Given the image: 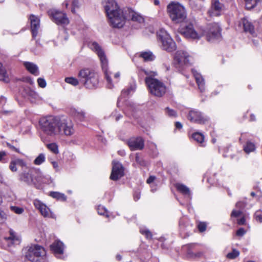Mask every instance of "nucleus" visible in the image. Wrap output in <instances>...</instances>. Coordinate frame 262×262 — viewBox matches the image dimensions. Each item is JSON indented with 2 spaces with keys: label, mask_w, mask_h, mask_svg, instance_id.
Instances as JSON below:
<instances>
[{
  "label": "nucleus",
  "mask_w": 262,
  "mask_h": 262,
  "mask_svg": "<svg viewBox=\"0 0 262 262\" xmlns=\"http://www.w3.org/2000/svg\"><path fill=\"white\" fill-rule=\"evenodd\" d=\"M72 115L76 119L81 121L85 120V113L82 111L74 110L72 112Z\"/></svg>",
  "instance_id": "c756f323"
},
{
  "label": "nucleus",
  "mask_w": 262,
  "mask_h": 262,
  "mask_svg": "<svg viewBox=\"0 0 262 262\" xmlns=\"http://www.w3.org/2000/svg\"><path fill=\"white\" fill-rule=\"evenodd\" d=\"M120 77V73L119 72L116 73L114 75L115 78H116L117 79H118Z\"/></svg>",
  "instance_id": "69168bd1"
},
{
  "label": "nucleus",
  "mask_w": 262,
  "mask_h": 262,
  "mask_svg": "<svg viewBox=\"0 0 262 262\" xmlns=\"http://www.w3.org/2000/svg\"><path fill=\"white\" fill-rule=\"evenodd\" d=\"M238 26L243 28L244 31L252 34L254 32V27L248 20L243 18L239 22Z\"/></svg>",
  "instance_id": "5701e85b"
},
{
  "label": "nucleus",
  "mask_w": 262,
  "mask_h": 262,
  "mask_svg": "<svg viewBox=\"0 0 262 262\" xmlns=\"http://www.w3.org/2000/svg\"><path fill=\"white\" fill-rule=\"evenodd\" d=\"M238 224L240 225H244L245 223V219L244 217H242L241 219L237 220Z\"/></svg>",
  "instance_id": "5fc2aeb1"
},
{
  "label": "nucleus",
  "mask_w": 262,
  "mask_h": 262,
  "mask_svg": "<svg viewBox=\"0 0 262 262\" xmlns=\"http://www.w3.org/2000/svg\"><path fill=\"white\" fill-rule=\"evenodd\" d=\"M10 209L12 211L17 214H21L24 211V209L23 208L15 206H11Z\"/></svg>",
  "instance_id": "58836bf2"
},
{
  "label": "nucleus",
  "mask_w": 262,
  "mask_h": 262,
  "mask_svg": "<svg viewBox=\"0 0 262 262\" xmlns=\"http://www.w3.org/2000/svg\"><path fill=\"white\" fill-rule=\"evenodd\" d=\"M6 156V152L4 151H0V161H2Z\"/></svg>",
  "instance_id": "6e6d98bb"
},
{
  "label": "nucleus",
  "mask_w": 262,
  "mask_h": 262,
  "mask_svg": "<svg viewBox=\"0 0 262 262\" xmlns=\"http://www.w3.org/2000/svg\"><path fill=\"white\" fill-rule=\"evenodd\" d=\"M97 211L99 214L108 216L107 210L103 206H99L97 208Z\"/></svg>",
  "instance_id": "79ce46f5"
},
{
  "label": "nucleus",
  "mask_w": 262,
  "mask_h": 262,
  "mask_svg": "<svg viewBox=\"0 0 262 262\" xmlns=\"http://www.w3.org/2000/svg\"><path fill=\"white\" fill-rule=\"evenodd\" d=\"M181 33L185 37L193 39H199L203 36H206L209 42H213L221 37V28L216 23L209 24L206 30H195L192 24H190L181 30Z\"/></svg>",
  "instance_id": "f257e3e1"
},
{
  "label": "nucleus",
  "mask_w": 262,
  "mask_h": 262,
  "mask_svg": "<svg viewBox=\"0 0 262 262\" xmlns=\"http://www.w3.org/2000/svg\"><path fill=\"white\" fill-rule=\"evenodd\" d=\"M246 2V7L247 9L253 8L256 5L255 0H244Z\"/></svg>",
  "instance_id": "a19ab883"
},
{
  "label": "nucleus",
  "mask_w": 262,
  "mask_h": 262,
  "mask_svg": "<svg viewBox=\"0 0 262 262\" xmlns=\"http://www.w3.org/2000/svg\"><path fill=\"white\" fill-rule=\"evenodd\" d=\"M193 75L195 77L199 88L201 92L204 90V80L202 76L195 71L192 70Z\"/></svg>",
  "instance_id": "a878e982"
},
{
  "label": "nucleus",
  "mask_w": 262,
  "mask_h": 262,
  "mask_svg": "<svg viewBox=\"0 0 262 262\" xmlns=\"http://www.w3.org/2000/svg\"><path fill=\"white\" fill-rule=\"evenodd\" d=\"M146 61H152L155 58V56L150 51H147L142 52L140 55Z\"/></svg>",
  "instance_id": "cd10ccee"
},
{
  "label": "nucleus",
  "mask_w": 262,
  "mask_h": 262,
  "mask_svg": "<svg viewBox=\"0 0 262 262\" xmlns=\"http://www.w3.org/2000/svg\"><path fill=\"white\" fill-rule=\"evenodd\" d=\"M110 24L114 28H121L125 24L126 15L122 11L107 16Z\"/></svg>",
  "instance_id": "9d476101"
},
{
  "label": "nucleus",
  "mask_w": 262,
  "mask_h": 262,
  "mask_svg": "<svg viewBox=\"0 0 262 262\" xmlns=\"http://www.w3.org/2000/svg\"><path fill=\"white\" fill-rule=\"evenodd\" d=\"M46 254L44 248L39 245H34L29 247L26 252V258L32 262H36L39 257L43 256Z\"/></svg>",
  "instance_id": "6e6552de"
},
{
  "label": "nucleus",
  "mask_w": 262,
  "mask_h": 262,
  "mask_svg": "<svg viewBox=\"0 0 262 262\" xmlns=\"http://www.w3.org/2000/svg\"><path fill=\"white\" fill-rule=\"evenodd\" d=\"M127 144L131 150H140L144 147V141L141 137L133 138L130 139Z\"/></svg>",
  "instance_id": "aec40b11"
},
{
  "label": "nucleus",
  "mask_w": 262,
  "mask_h": 262,
  "mask_svg": "<svg viewBox=\"0 0 262 262\" xmlns=\"http://www.w3.org/2000/svg\"><path fill=\"white\" fill-rule=\"evenodd\" d=\"M7 239L12 241L14 244L19 242V238L16 236L15 233L12 230H10V236Z\"/></svg>",
  "instance_id": "473e14b6"
},
{
  "label": "nucleus",
  "mask_w": 262,
  "mask_h": 262,
  "mask_svg": "<svg viewBox=\"0 0 262 262\" xmlns=\"http://www.w3.org/2000/svg\"><path fill=\"white\" fill-rule=\"evenodd\" d=\"M85 45H88V47L90 49H100L101 46L95 41L86 40Z\"/></svg>",
  "instance_id": "2f4dec72"
},
{
  "label": "nucleus",
  "mask_w": 262,
  "mask_h": 262,
  "mask_svg": "<svg viewBox=\"0 0 262 262\" xmlns=\"http://www.w3.org/2000/svg\"><path fill=\"white\" fill-rule=\"evenodd\" d=\"M50 195L55 199L61 200H66V196L63 193H61L57 192H52L50 193Z\"/></svg>",
  "instance_id": "72a5a7b5"
},
{
  "label": "nucleus",
  "mask_w": 262,
  "mask_h": 262,
  "mask_svg": "<svg viewBox=\"0 0 262 262\" xmlns=\"http://www.w3.org/2000/svg\"><path fill=\"white\" fill-rule=\"evenodd\" d=\"M198 229L200 232H203L206 229V225L204 223H200L198 225Z\"/></svg>",
  "instance_id": "09e8293b"
},
{
  "label": "nucleus",
  "mask_w": 262,
  "mask_h": 262,
  "mask_svg": "<svg viewBox=\"0 0 262 262\" xmlns=\"http://www.w3.org/2000/svg\"><path fill=\"white\" fill-rule=\"evenodd\" d=\"M189 120L196 123H204L207 119L204 117L201 113L195 110H191L187 117Z\"/></svg>",
  "instance_id": "a211bd4d"
},
{
  "label": "nucleus",
  "mask_w": 262,
  "mask_h": 262,
  "mask_svg": "<svg viewBox=\"0 0 262 262\" xmlns=\"http://www.w3.org/2000/svg\"><path fill=\"white\" fill-rule=\"evenodd\" d=\"M16 164L14 161H11L9 165V168L12 171H16L17 169L16 168Z\"/></svg>",
  "instance_id": "49530a36"
},
{
  "label": "nucleus",
  "mask_w": 262,
  "mask_h": 262,
  "mask_svg": "<svg viewBox=\"0 0 262 262\" xmlns=\"http://www.w3.org/2000/svg\"><path fill=\"white\" fill-rule=\"evenodd\" d=\"M239 254L238 251L233 249L231 252L228 253L227 257L229 259H234L237 257Z\"/></svg>",
  "instance_id": "ea45409f"
},
{
  "label": "nucleus",
  "mask_w": 262,
  "mask_h": 262,
  "mask_svg": "<svg viewBox=\"0 0 262 262\" xmlns=\"http://www.w3.org/2000/svg\"><path fill=\"white\" fill-rule=\"evenodd\" d=\"M155 179V177L154 176H150L149 178L147 180L146 182L148 184H150L152 183Z\"/></svg>",
  "instance_id": "4d7b16f0"
},
{
  "label": "nucleus",
  "mask_w": 262,
  "mask_h": 262,
  "mask_svg": "<svg viewBox=\"0 0 262 262\" xmlns=\"http://www.w3.org/2000/svg\"><path fill=\"white\" fill-rule=\"evenodd\" d=\"M246 233V230L243 228H241L236 231V235L238 236H242Z\"/></svg>",
  "instance_id": "8fccbe9b"
},
{
  "label": "nucleus",
  "mask_w": 262,
  "mask_h": 262,
  "mask_svg": "<svg viewBox=\"0 0 262 262\" xmlns=\"http://www.w3.org/2000/svg\"><path fill=\"white\" fill-rule=\"evenodd\" d=\"M104 8L107 16L121 11L114 0H107L104 4Z\"/></svg>",
  "instance_id": "6ab92c4d"
},
{
  "label": "nucleus",
  "mask_w": 262,
  "mask_h": 262,
  "mask_svg": "<svg viewBox=\"0 0 262 262\" xmlns=\"http://www.w3.org/2000/svg\"><path fill=\"white\" fill-rule=\"evenodd\" d=\"M24 65L26 69L35 76H38L39 72L38 67L34 63L30 62H24Z\"/></svg>",
  "instance_id": "393cba45"
},
{
  "label": "nucleus",
  "mask_w": 262,
  "mask_h": 262,
  "mask_svg": "<svg viewBox=\"0 0 262 262\" xmlns=\"http://www.w3.org/2000/svg\"><path fill=\"white\" fill-rule=\"evenodd\" d=\"M123 174L122 165L119 162L114 161L110 179L113 181H117L123 177Z\"/></svg>",
  "instance_id": "2eb2a0df"
},
{
  "label": "nucleus",
  "mask_w": 262,
  "mask_h": 262,
  "mask_svg": "<svg viewBox=\"0 0 262 262\" xmlns=\"http://www.w3.org/2000/svg\"><path fill=\"white\" fill-rule=\"evenodd\" d=\"M8 144V146H9L11 148L13 149V150H14L15 151L18 152V150L14 146L11 145L10 144Z\"/></svg>",
  "instance_id": "0e129e2a"
},
{
  "label": "nucleus",
  "mask_w": 262,
  "mask_h": 262,
  "mask_svg": "<svg viewBox=\"0 0 262 262\" xmlns=\"http://www.w3.org/2000/svg\"><path fill=\"white\" fill-rule=\"evenodd\" d=\"M176 187L177 190L185 195L190 194V191L188 187H187L186 185H183L182 184L178 183L176 184Z\"/></svg>",
  "instance_id": "c85d7f7f"
},
{
  "label": "nucleus",
  "mask_w": 262,
  "mask_h": 262,
  "mask_svg": "<svg viewBox=\"0 0 262 262\" xmlns=\"http://www.w3.org/2000/svg\"><path fill=\"white\" fill-rule=\"evenodd\" d=\"M174 60L179 64H185L189 63L188 56L184 50H178L174 55Z\"/></svg>",
  "instance_id": "4be33fe9"
},
{
  "label": "nucleus",
  "mask_w": 262,
  "mask_h": 262,
  "mask_svg": "<svg viewBox=\"0 0 262 262\" xmlns=\"http://www.w3.org/2000/svg\"><path fill=\"white\" fill-rule=\"evenodd\" d=\"M48 148L54 154H57L58 153V146L55 143H50L47 145Z\"/></svg>",
  "instance_id": "e433bc0d"
},
{
  "label": "nucleus",
  "mask_w": 262,
  "mask_h": 262,
  "mask_svg": "<svg viewBox=\"0 0 262 262\" xmlns=\"http://www.w3.org/2000/svg\"><path fill=\"white\" fill-rule=\"evenodd\" d=\"M0 80L8 82L10 80L9 75L2 64L0 62Z\"/></svg>",
  "instance_id": "bb28decb"
},
{
  "label": "nucleus",
  "mask_w": 262,
  "mask_h": 262,
  "mask_svg": "<svg viewBox=\"0 0 262 262\" xmlns=\"http://www.w3.org/2000/svg\"><path fill=\"white\" fill-rule=\"evenodd\" d=\"M30 93V95H31L33 98H35L36 96V93L33 91H31Z\"/></svg>",
  "instance_id": "e2e57ef3"
},
{
  "label": "nucleus",
  "mask_w": 262,
  "mask_h": 262,
  "mask_svg": "<svg viewBox=\"0 0 262 262\" xmlns=\"http://www.w3.org/2000/svg\"><path fill=\"white\" fill-rule=\"evenodd\" d=\"M34 205L40 212L41 214L46 217L54 218L55 215L51 211L50 209L44 204L39 200H35Z\"/></svg>",
  "instance_id": "f3484780"
},
{
  "label": "nucleus",
  "mask_w": 262,
  "mask_h": 262,
  "mask_svg": "<svg viewBox=\"0 0 262 262\" xmlns=\"http://www.w3.org/2000/svg\"><path fill=\"white\" fill-rule=\"evenodd\" d=\"M51 250L55 254H61L63 253L64 245L60 241H55L51 246Z\"/></svg>",
  "instance_id": "b1692460"
},
{
  "label": "nucleus",
  "mask_w": 262,
  "mask_h": 262,
  "mask_svg": "<svg viewBox=\"0 0 262 262\" xmlns=\"http://www.w3.org/2000/svg\"><path fill=\"white\" fill-rule=\"evenodd\" d=\"M7 217V214L4 211L0 210V221H5L6 220Z\"/></svg>",
  "instance_id": "3c124183"
},
{
  "label": "nucleus",
  "mask_w": 262,
  "mask_h": 262,
  "mask_svg": "<svg viewBox=\"0 0 262 262\" xmlns=\"http://www.w3.org/2000/svg\"><path fill=\"white\" fill-rule=\"evenodd\" d=\"M45 177L39 169L30 168L27 171L22 172L20 175L21 181L29 185H36L44 182Z\"/></svg>",
  "instance_id": "423d86ee"
},
{
  "label": "nucleus",
  "mask_w": 262,
  "mask_h": 262,
  "mask_svg": "<svg viewBox=\"0 0 262 262\" xmlns=\"http://www.w3.org/2000/svg\"><path fill=\"white\" fill-rule=\"evenodd\" d=\"M242 214V212L241 211H236V210H233L231 213V216L232 217H238L241 216Z\"/></svg>",
  "instance_id": "603ef678"
},
{
  "label": "nucleus",
  "mask_w": 262,
  "mask_h": 262,
  "mask_svg": "<svg viewBox=\"0 0 262 262\" xmlns=\"http://www.w3.org/2000/svg\"><path fill=\"white\" fill-rule=\"evenodd\" d=\"M15 163H16V164L17 165H19L20 166H25L26 165L25 162L21 159H17L15 160H14Z\"/></svg>",
  "instance_id": "de8ad7c7"
},
{
  "label": "nucleus",
  "mask_w": 262,
  "mask_h": 262,
  "mask_svg": "<svg viewBox=\"0 0 262 262\" xmlns=\"http://www.w3.org/2000/svg\"><path fill=\"white\" fill-rule=\"evenodd\" d=\"M39 123L41 129L45 135L52 137L58 135V118L49 116L42 118Z\"/></svg>",
  "instance_id": "39448f33"
},
{
  "label": "nucleus",
  "mask_w": 262,
  "mask_h": 262,
  "mask_svg": "<svg viewBox=\"0 0 262 262\" xmlns=\"http://www.w3.org/2000/svg\"><path fill=\"white\" fill-rule=\"evenodd\" d=\"M45 161V156L43 154H40L34 160V163L35 165H39L44 162Z\"/></svg>",
  "instance_id": "f704fd0d"
},
{
  "label": "nucleus",
  "mask_w": 262,
  "mask_h": 262,
  "mask_svg": "<svg viewBox=\"0 0 262 262\" xmlns=\"http://www.w3.org/2000/svg\"><path fill=\"white\" fill-rule=\"evenodd\" d=\"M255 219L257 221H259L260 223H262V215L258 213L257 212L255 213Z\"/></svg>",
  "instance_id": "864d4df0"
},
{
  "label": "nucleus",
  "mask_w": 262,
  "mask_h": 262,
  "mask_svg": "<svg viewBox=\"0 0 262 262\" xmlns=\"http://www.w3.org/2000/svg\"><path fill=\"white\" fill-rule=\"evenodd\" d=\"M64 81L69 84H71L74 86L77 85L78 84V80L74 77H67L65 78Z\"/></svg>",
  "instance_id": "4c0bfd02"
},
{
  "label": "nucleus",
  "mask_w": 262,
  "mask_h": 262,
  "mask_svg": "<svg viewBox=\"0 0 262 262\" xmlns=\"http://www.w3.org/2000/svg\"><path fill=\"white\" fill-rule=\"evenodd\" d=\"M70 4L71 12L77 13L82 8L83 0H64L61 4L62 9H68Z\"/></svg>",
  "instance_id": "ddd939ff"
},
{
  "label": "nucleus",
  "mask_w": 262,
  "mask_h": 262,
  "mask_svg": "<svg viewBox=\"0 0 262 262\" xmlns=\"http://www.w3.org/2000/svg\"><path fill=\"white\" fill-rule=\"evenodd\" d=\"M224 10V6L219 0H212L211 6L208 10V14L211 16L221 15Z\"/></svg>",
  "instance_id": "4468645a"
},
{
  "label": "nucleus",
  "mask_w": 262,
  "mask_h": 262,
  "mask_svg": "<svg viewBox=\"0 0 262 262\" xmlns=\"http://www.w3.org/2000/svg\"><path fill=\"white\" fill-rule=\"evenodd\" d=\"M48 13L53 20L57 24L67 25L69 23L66 13L62 11L51 9L49 11Z\"/></svg>",
  "instance_id": "f8f14e48"
},
{
  "label": "nucleus",
  "mask_w": 262,
  "mask_h": 262,
  "mask_svg": "<svg viewBox=\"0 0 262 262\" xmlns=\"http://www.w3.org/2000/svg\"><path fill=\"white\" fill-rule=\"evenodd\" d=\"M78 76L79 81L88 89H92L97 87L99 83L98 74L90 69H83L79 71Z\"/></svg>",
  "instance_id": "7ed1b4c3"
},
{
  "label": "nucleus",
  "mask_w": 262,
  "mask_h": 262,
  "mask_svg": "<svg viewBox=\"0 0 262 262\" xmlns=\"http://www.w3.org/2000/svg\"><path fill=\"white\" fill-rule=\"evenodd\" d=\"M203 255V253L201 252H199L196 253L194 254V257H200Z\"/></svg>",
  "instance_id": "052dcab7"
},
{
  "label": "nucleus",
  "mask_w": 262,
  "mask_h": 262,
  "mask_svg": "<svg viewBox=\"0 0 262 262\" xmlns=\"http://www.w3.org/2000/svg\"><path fill=\"white\" fill-rule=\"evenodd\" d=\"M166 113L168 114V115L169 116L176 117V116H177L176 112L172 110L169 109V108H168V107H167L166 108Z\"/></svg>",
  "instance_id": "a18cd8bd"
},
{
  "label": "nucleus",
  "mask_w": 262,
  "mask_h": 262,
  "mask_svg": "<svg viewBox=\"0 0 262 262\" xmlns=\"http://www.w3.org/2000/svg\"><path fill=\"white\" fill-rule=\"evenodd\" d=\"M4 180L3 176L0 173V184H2L4 183Z\"/></svg>",
  "instance_id": "338daca9"
},
{
  "label": "nucleus",
  "mask_w": 262,
  "mask_h": 262,
  "mask_svg": "<svg viewBox=\"0 0 262 262\" xmlns=\"http://www.w3.org/2000/svg\"><path fill=\"white\" fill-rule=\"evenodd\" d=\"M58 135L71 136L75 133L74 125L72 121L68 118L60 120L58 119Z\"/></svg>",
  "instance_id": "0eeeda50"
},
{
  "label": "nucleus",
  "mask_w": 262,
  "mask_h": 262,
  "mask_svg": "<svg viewBox=\"0 0 262 262\" xmlns=\"http://www.w3.org/2000/svg\"><path fill=\"white\" fill-rule=\"evenodd\" d=\"M52 163L53 166L54 167V168H55V169L58 168V164L57 162L54 161V162H52Z\"/></svg>",
  "instance_id": "bf43d9fd"
},
{
  "label": "nucleus",
  "mask_w": 262,
  "mask_h": 262,
  "mask_svg": "<svg viewBox=\"0 0 262 262\" xmlns=\"http://www.w3.org/2000/svg\"><path fill=\"white\" fill-rule=\"evenodd\" d=\"M126 18L127 20H132L139 24H143L145 22L144 17L140 13L132 9H128L125 11Z\"/></svg>",
  "instance_id": "dca6fc26"
},
{
  "label": "nucleus",
  "mask_w": 262,
  "mask_h": 262,
  "mask_svg": "<svg viewBox=\"0 0 262 262\" xmlns=\"http://www.w3.org/2000/svg\"><path fill=\"white\" fill-rule=\"evenodd\" d=\"M143 71L147 75L145 82L150 92L156 96H162L166 92V87L162 82L152 77L157 75V73L155 72L145 70H143Z\"/></svg>",
  "instance_id": "f03ea898"
},
{
  "label": "nucleus",
  "mask_w": 262,
  "mask_h": 262,
  "mask_svg": "<svg viewBox=\"0 0 262 262\" xmlns=\"http://www.w3.org/2000/svg\"><path fill=\"white\" fill-rule=\"evenodd\" d=\"M193 139L198 143L202 144L204 140V135L199 132H196L192 135Z\"/></svg>",
  "instance_id": "7c9ffc66"
},
{
  "label": "nucleus",
  "mask_w": 262,
  "mask_h": 262,
  "mask_svg": "<svg viewBox=\"0 0 262 262\" xmlns=\"http://www.w3.org/2000/svg\"><path fill=\"white\" fill-rule=\"evenodd\" d=\"M136 161H137V162L139 163L140 164L143 165V164L141 163V161L140 160V158L137 156L136 157Z\"/></svg>",
  "instance_id": "680f3d73"
},
{
  "label": "nucleus",
  "mask_w": 262,
  "mask_h": 262,
  "mask_svg": "<svg viewBox=\"0 0 262 262\" xmlns=\"http://www.w3.org/2000/svg\"><path fill=\"white\" fill-rule=\"evenodd\" d=\"M86 41H84L83 43V46L82 47V48H89L88 47V45H85Z\"/></svg>",
  "instance_id": "774afa93"
},
{
  "label": "nucleus",
  "mask_w": 262,
  "mask_h": 262,
  "mask_svg": "<svg viewBox=\"0 0 262 262\" xmlns=\"http://www.w3.org/2000/svg\"><path fill=\"white\" fill-rule=\"evenodd\" d=\"M96 53L99 56L100 61L102 64V68L104 72L105 78L107 81V86L109 89H112L113 85L112 83L111 79L110 77V73L107 70L108 61L103 50H96Z\"/></svg>",
  "instance_id": "9b49d317"
},
{
  "label": "nucleus",
  "mask_w": 262,
  "mask_h": 262,
  "mask_svg": "<svg viewBox=\"0 0 262 262\" xmlns=\"http://www.w3.org/2000/svg\"><path fill=\"white\" fill-rule=\"evenodd\" d=\"M37 81L38 85L41 88H45L47 85L46 81L43 78H39Z\"/></svg>",
  "instance_id": "c03bdc74"
},
{
  "label": "nucleus",
  "mask_w": 262,
  "mask_h": 262,
  "mask_svg": "<svg viewBox=\"0 0 262 262\" xmlns=\"http://www.w3.org/2000/svg\"><path fill=\"white\" fill-rule=\"evenodd\" d=\"M167 11L171 19L176 23L184 21L187 16L185 7L178 2L170 3L167 6Z\"/></svg>",
  "instance_id": "20e7f679"
},
{
  "label": "nucleus",
  "mask_w": 262,
  "mask_h": 262,
  "mask_svg": "<svg viewBox=\"0 0 262 262\" xmlns=\"http://www.w3.org/2000/svg\"><path fill=\"white\" fill-rule=\"evenodd\" d=\"M140 232L141 234L145 235L147 238L149 239L152 237V234L148 230L141 229Z\"/></svg>",
  "instance_id": "37998d69"
},
{
  "label": "nucleus",
  "mask_w": 262,
  "mask_h": 262,
  "mask_svg": "<svg viewBox=\"0 0 262 262\" xmlns=\"http://www.w3.org/2000/svg\"><path fill=\"white\" fill-rule=\"evenodd\" d=\"M176 127L177 128L181 129L182 127V124L180 122H177L176 123Z\"/></svg>",
  "instance_id": "13d9d810"
},
{
  "label": "nucleus",
  "mask_w": 262,
  "mask_h": 262,
  "mask_svg": "<svg viewBox=\"0 0 262 262\" xmlns=\"http://www.w3.org/2000/svg\"><path fill=\"white\" fill-rule=\"evenodd\" d=\"M157 36L162 42L163 47L165 48V49H175L177 48L176 43L165 30L160 29L157 32Z\"/></svg>",
  "instance_id": "1a4fd4ad"
},
{
  "label": "nucleus",
  "mask_w": 262,
  "mask_h": 262,
  "mask_svg": "<svg viewBox=\"0 0 262 262\" xmlns=\"http://www.w3.org/2000/svg\"><path fill=\"white\" fill-rule=\"evenodd\" d=\"M255 149V145L251 142H247L246 146L244 147V150L247 153H249L254 151Z\"/></svg>",
  "instance_id": "c9c22d12"
},
{
  "label": "nucleus",
  "mask_w": 262,
  "mask_h": 262,
  "mask_svg": "<svg viewBox=\"0 0 262 262\" xmlns=\"http://www.w3.org/2000/svg\"><path fill=\"white\" fill-rule=\"evenodd\" d=\"M32 36L35 38L39 33L40 28V20L39 18L34 15H31L29 18Z\"/></svg>",
  "instance_id": "412c9836"
}]
</instances>
